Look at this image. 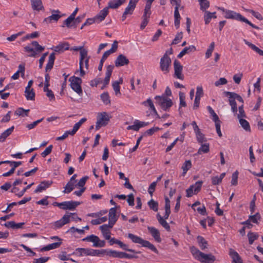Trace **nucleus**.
<instances>
[{
    "mask_svg": "<svg viewBox=\"0 0 263 263\" xmlns=\"http://www.w3.org/2000/svg\"><path fill=\"white\" fill-rule=\"evenodd\" d=\"M67 233L74 234L76 232L79 234H84L85 231L84 229H79L74 228V227H71L67 232Z\"/></svg>",
    "mask_w": 263,
    "mask_h": 263,
    "instance_id": "58",
    "label": "nucleus"
},
{
    "mask_svg": "<svg viewBox=\"0 0 263 263\" xmlns=\"http://www.w3.org/2000/svg\"><path fill=\"white\" fill-rule=\"evenodd\" d=\"M170 208H171L170 201L167 197H165V215L163 216L164 218H165V219L168 218V217L170 215V214L171 213Z\"/></svg>",
    "mask_w": 263,
    "mask_h": 263,
    "instance_id": "39",
    "label": "nucleus"
},
{
    "mask_svg": "<svg viewBox=\"0 0 263 263\" xmlns=\"http://www.w3.org/2000/svg\"><path fill=\"white\" fill-rule=\"evenodd\" d=\"M226 175L225 173H222L219 176H216L212 178V182L214 185L219 184Z\"/></svg>",
    "mask_w": 263,
    "mask_h": 263,
    "instance_id": "48",
    "label": "nucleus"
},
{
    "mask_svg": "<svg viewBox=\"0 0 263 263\" xmlns=\"http://www.w3.org/2000/svg\"><path fill=\"white\" fill-rule=\"evenodd\" d=\"M108 216V224H110V227H113L118 219V217L116 215V209L114 208H111L109 210Z\"/></svg>",
    "mask_w": 263,
    "mask_h": 263,
    "instance_id": "21",
    "label": "nucleus"
},
{
    "mask_svg": "<svg viewBox=\"0 0 263 263\" xmlns=\"http://www.w3.org/2000/svg\"><path fill=\"white\" fill-rule=\"evenodd\" d=\"M196 138L198 142L200 144H202L203 142L206 141V139L205 135L201 132V130L195 133Z\"/></svg>",
    "mask_w": 263,
    "mask_h": 263,
    "instance_id": "46",
    "label": "nucleus"
},
{
    "mask_svg": "<svg viewBox=\"0 0 263 263\" xmlns=\"http://www.w3.org/2000/svg\"><path fill=\"white\" fill-rule=\"evenodd\" d=\"M148 125V122H145L144 121H140L138 120H136L133 125H129L127 127L128 130H134L135 131H138L140 128L145 127Z\"/></svg>",
    "mask_w": 263,
    "mask_h": 263,
    "instance_id": "16",
    "label": "nucleus"
},
{
    "mask_svg": "<svg viewBox=\"0 0 263 263\" xmlns=\"http://www.w3.org/2000/svg\"><path fill=\"white\" fill-rule=\"evenodd\" d=\"M157 218L159 221V222L167 231H169L170 229V227L168 223L165 221V219L163 218L162 216H160L159 214L157 215Z\"/></svg>",
    "mask_w": 263,
    "mask_h": 263,
    "instance_id": "45",
    "label": "nucleus"
},
{
    "mask_svg": "<svg viewBox=\"0 0 263 263\" xmlns=\"http://www.w3.org/2000/svg\"><path fill=\"white\" fill-rule=\"evenodd\" d=\"M101 99L102 102L106 105L109 104L110 103L109 96L107 92H104L101 94Z\"/></svg>",
    "mask_w": 263,
    "mask_h": 263,
    "instance_id": "57",
    "label": "nucleus"
},
{
    "mask_svg": "<svg viewBox=\"0 0 263 263\" xmlns=\"http://www.w3.org/2000/svg\"><path fill=\"white\" fill-rule=\"evenodd\" d=\"M89 59H87L84 60L82 61V66L81 67V65H80V71L77 70L75 73L79 75L80 77H83L85 74V71L84 70V68L86 69H88V61Z\"/></svg>",
    "mask_w": 263,
    "mask_h": 263,
    "instance_id": "24",
    "label": "nucleus"
},
{
    "mask_svg": "<svg viewBox=\"0 0 263 263\" xmlns=\"http://www.w3.org/2000/svg\"><path fill=\"white\" fill-rule=\"evenodd\" d=\"M179 100H180V107H185L186 106L185 99V93L180 91L179 93Z\"/></svg>",
    "mask_w": 263,
    "mask_h": 263,
    "instance_id": "59",
    "label": "nucleus"
},
{
    "mask_svg": "<svg viewBox=\"0 0 263 263\" xmlns=\"http://www.w3.org/2000/svg\"><path fill=\"white\" fill-rule=\"evenodd\" d=\"M156 103L164 110H167L173 105L172 100L164 96H156L155 97Z\"/></svg>",
    "mask_w": 263,
    "mask_h": 263,
    "instance_id": "3",
    "label": "nucleus"
},
{
    "mask_svg": "<svg viewBox=\"0 0 263 263\" xmlns=\"http://www.w3.org/2000/svg\"><path fill=\"white\" fill-rule=\"evenodd\" d=\"M114 66L112 65H108L107 67V69L105 73V78L103 82V86L101 87L102 89H104L105 87V86L109 83L110 78Z\"/></svg>",
    "mask_w": 263,
    "mask_h": 263,
    "instance_id": "20",
    "label": "nucleus"
},
{
    "mask_svg": "<svg viewBox=\"0 0 263 263\" xmlns=\"http://www.w3.org/2000/svg\"><path fill=\"white\" fill-rule=\"evenodd\" d=\"M69 222V216L65 214L60 220L53 223V227L54 229H59Z\"/></svg>",
    "mask_w": 263,
    "mask_h": 263,
    "instance_id": "18",
    "label": "nucleus"
},
{
    "mask_svg": "<svg viewBox=\"0 0 263 263\" xmlns=\"http://www.w3.org/2000/svg\"><path fill=\"white\" fill-rule=\"evenodd\" d=\"M84 241L91 242L93 243L94 247L102 248L105 246V241L101 240L98 236L95 235L87 236L82 239Z\"/></svg>",
    "mask_w": 263,
    "mask_h": 263,
    "instance_id": "9",
    "label": "nucleus"
},
{
    "mask_svg": "<svg viewBox=\"0 0 263 263\" xmlns=\"http://www.w3.org/2000/svg\"><path fill=\"white\" fill-rule=\"evenodd\" d=\"M105 255L109 257H112L115 258H129L130 255L126 253L122 252H118L115 250L110 249H105L104 250Z\"/></svg>",
    "mask_w": 263,
    "mask_h": 263,
    "instance_id": "12",
    "label": "nucleus"
},
{
    "mask_svg": "<svg viewBox=\"0 0 263 263\" xmlns=\"http://www.w3.org/2000/svg\"><path fill=\"white\" fill-rule=\"evenodd\" d=\"M112 227H110V224H104L100 227V230L101 231L103 237L106 239H110V229Z\"/></svg>",
    "mask_w": 263,
    "mask_h": 263,
    "instance_id": "17",
    "label": "nucleus"
},
{
    "mask_svg": "<svg viewBox=\"0 0 263 263\" xmlns=\"http://www.w3.org/2000/svg\"><path fill=\"white\" fill-rule=\"evenodd\" d=\"M25 96L27 100H34L35 92L33 88L25 89Z\"/></svg>",
    "mask_w": 263,
    "mask_h": 263,
    "instance_id": "35",
    "label": "nucleus"
},
{
    "mask_svg": "<svg viewBox=\"0 0 263 263\" xmlns=\"http://www.w3.org/2000/svg\"><path fill=\"white\" fill-rule=\"evenodd\" d=\"M210 151V145L209 143L201 144V146L199 148L197 154L201 155L202 153H208Z\"/></svg>",
    "mask_w": 263,
    "mask_h": 263,
    "instance_id": "40",
    "label": "nucleus"
},
{
    "mask_svg": "<svg viewBox=\"0 0 263 263\" xmlns=\"http://www.w3.org/2000/svg\"><path fill=\"white\" fill-rule=\"evenodd\" d=\"M108 9L106 7L101 10L99 13L95 16L97 23H99L103 21L108 14Z\"/></svg>",
    "mask_w": 263,
    "mask_h": 263,
    "instance_id": "23",
    "label": "nucleus"
},
{
    "mask_svg": "<svg viewBox=\"0 0 263 263\" xmlns=\"http://www.w3.org/2000/svg\"><path fill=\"white\" fill-rule=\"evenodd\" d=\"M139 0H130L128 6L125 9V11L124 12L122 16V20L124 21L128 15H130L133 13V12L136 7V4L138 3Z\"/></svg>",
    "mask_w": 263,
    "mask_h": 263,
    "instance_id": "11",
    "label": "nucleus"
},
{
    "mask_svg": "<svg viewBox=\"0 0 263 263\" xmlns=\"http://www.w3.org/2000/svg\"><path fill=\"white\" fill-rule=\"evenodd\" d=\"M110 117L106 112H99L97 117L96 129L98 130L101 127L106 126L109 122Z\"/></svg>",
    "mask_w": 263,
    "mask_h": 263,
    "instance_id": "5",
    "label": "nucleus"
},
{
    "mask_svg": "<svg viewBox=\"0 0 263 263\" xmlns=\"http://www.w3.org/2000/svg\"><path fill=\"white\" fill-rule=\"evenodd\" d=\"M248 237L249 243L252 244L253 242L258 238V235L256 233L250 232L248 234Z\"/></svg>",
    "mask_w": 263,
    "mask_h": 263,
    "instance_id": "56",
    "label": "nucleus"
},
{
    "mask_svg": "<svg viewBox=\"0 0 263 263\" xmlns=\"http://www.w3.org/2000/svg\"><path fill=\"white\" fill-rule=\"evenodd\" d=\"M228 83L227 80L224 78H220L219 80L215 81L214 85L216 87H219L220 85H225Z\"/></svg>",
    "mask_w": 263,
    "mask_h": 263,
    "instance_id": "63",
    "label": "nucleus"
},
{
    "mask_svg": "<svg viewBox=\"0 0 263 263\" xmlns=\"http://www.w3.org/2000/svg\"><path fill=\"white\" fill-rule=\"evenodd\" d=\"M43 90L46 92V96L49 98L50 101L55 100L54 95L51 89H49L48 88L46 89L43 88Z\"/></svg>",
    "mask_w": 263,
    "mask_h": 263,
    "instance_id": "55",
    "label": "nucleus"
},
{
    "mask_svg": "<svg viewBox=\"0 0 263 263\" xmlns=\"http://www.w3.org/2000/svg\"><path fill=\"white\" fill-rule=\"evenodd\" d=\"M141 104L145 107L149 108V111L151 114L155 115L158 118H160L151 98H148L146 100L142 102Z\"/></svg>",
    "mask_w": 263,
    "mask_h": 263,
    "instance_id": "14",
    "label": "nucleus"
},
{
    "mask_svg": "<svg viewBox=\"0 0 263 263\" xmlns=\"http://www.w3.org/2000/svg\"><path fill=\"white\" fill-rule=\"evenodd\" d=\"M235 99H233V98H229V103L231 106V109L232 111L234 113H236L237 111V104Z\"/></svg>",
    "mask_w": 263,
    "mask_h": 263,
    "instance_id": "61",
    "label": "nucleus"
},
{
    "mask_svg": "<svg viewBox=\"0 0 263 263\" xmlns=\"http://www.w3.org/2000/svg\"><path fill=\"white\" fill-rule=\"evenodd\" d=\"M80 203L78 201H69L61 203L55 202L53 203L54 206H58L59 208L64 210H73L78 206Z\"/></svg>",
    "mask_w": 263,
    "mask_h": 263,
    "instance_id": "7",
    "label": "nucleus"
},
{
    "mask_svg": "<svg viewBox=\"0 0 263 263\" xmlns=\"http://www.w3.org/2000/svg\"><path fill=\"white\" fill-rule=\"evenodd\" d=\"M52 148H53V146L52 145H50L49 146H48L42 153H41V156L45 158L46 157L47 155H48L49 154H50L51 153V152H52Z\"/></svg>",
    "mask_w": 263,
    "mask_h": 263,
    "instance_id": "64",
    "label": "nucleus"
},
{
    "mask_svg": "<svg viewBox=\"0 0 263 263\" xmlns=\"http://www.w3.org/2000/svg\"><path fill=\"white\" fill-rule=\"evenodd\" d=\"M62 243V242H57L49 244L41 249L42 251H47L59 248Z\"/></svg>",
    "mask_w": 263,
    "mask_h": 263,
    "instance_id": "37",
    "label": "nucleus"
},
{
    "mask_svg": "<svg viewBox=\"0 0 263 263\" xmlns=\"http://www.w3.org/2000/svg\"><path fill=\"white\" fill-rule=\"evenodd\" d=\"M238 177V172L236 171L233 173L232 176V180L231 183L232 185H236L237 184Z\"/></svg>",
    "mask_w": 263,
    "mask_h": 263,
    "instance_id": "62",
    "label": "nucleus"
},
{
    "mask_svg": "<svg viewBox=\"0 0 263 263\" xmlns=\"http://www.w3.org/2000/svg\"><path fill=\"white\" fill-rule=\"evenodd\" d=\"M69 49V45L67 43H61L58 46L53 47L51 48L55 52L58 53H61L64 52L65 50H68Z\"/></svg>",
    "mask_w": 263,
    "mask_h": 263,
    "instance_id": "29",
    "label": "nucleus"
},
{
    "mask_svg": "<svg viewBox=\"0 0 263 263\" xmlns=\"http://www.w3.org/2000/svg\"><path fill=\"white\" fill-rule=\"evenodd\" d=\"M31 45L34 47V50L37 53V52L40 53L43 51L44 50V47H42L36 41H33L31 43Z\"/></svg>",
    "mask_w": 263,
    "mask_h": 263,
    "instance_id": "53",
    "label": "nucleus"
},
{
    "mask_svg": "<svg viewBox=\"0 0 263 263\" xmlns=\"http://www.w3.org/2000/svg\"><path fill=\"white\" fill-rule=\"evenodd\" d=\"M151 14V9H148V6H147V8L144 9V14L142 16V21L140 25L141 29H143L147 25Z\"/></svg>",
    "mask_w": 263,
    "mask_h": 263,
    "instance_id": "15",
    "label": "nucleus"
},
{
    "mask_svg": "<svg viewBox=\"0 0 263 263\" xmlns=\"http://www.w3.org/2000/svg\"><path fill=\"white\" fill-rule=\"evenodd\" d=\"M77 186V182L69 181L64 187L63 192L65 194L69 193Z\"/></svg>",
    "mask_w": 263,
    "mask_h": 263,
    "instance_id": "30",
    "label": "nucleus"
},
{
    "mask_svg": "<svg viewBox=\"0 0 263 263\" xmlns=\"http://www.w3.org/2000/svg\"><path fill=\"white\" fill-rule=\"evenodd\" d=\"M214 47H215V44L214 42H212L208 49H207L206 50V52L205 53V57L206 58L208 59L209 58L211 55H212V52L214 50Z\"/></svg>",
    "mask_w": 263,
    "mask_h": 263,
    "instance_id": "60",
    "label": "nucleus"
},
{
    "mask_svg": "<svg viewBox=\"0 0 263 263\" xmlns=\"http://www.w3.org/2000/svg\"><path fill=\"white\" fill-rule=\"evenodd\" d=\"M50 181H43L37 186L34 191L35 193H40L48 188L52 184Z\"/></svg>",
    "mask_w": 263,
    "mask_h": 263,
    "instance_id": "25",
    "label": "nucleus"
},
{
    "mask_svg": "<svg viewBox=\"0 0 263 263\" xmlns=\"http://www.w3.org/2000/svg\"><path fill=\"white\" fill-rule=\"evenodd\" d=\"M61 16L62 14L59 10H53L51 15L46 18L45 21L48 23H50L52 21H57Z\"/></svg>",
    "mask_w": 263,
    "mask_h": 263,
    "instance_id": "26",
    "label": "nucleus"
},
{
    "mask_svg": "<svg viewBox=\"0 0 263 263\" xmlns=\"http://www.w3.org/2000/svg\"><path fill=\"white\" fill-rule=\"evenodd\" d=\"M229 255L235 263H242V260L237 252L232 249L229 250Z\"/></svg>",
    "mask_w": 263,
    "mask_h": 263,
    "instance_id": "28",
    "label": "nucleus"
},
{
    "mask_svg": "<svg viewBox=\"0 0 263 263\" xmlns=\"http://www.w3.org/2000/svg\"><path fill=\"white\" fill-rule=\"evenodd\" d=\"M191 251L195 258L202 263H213L215 260V257L211 254H204L195 247H192Z\"/></svg>",
    "mask_w": 263,
    "mask_h": 263,
    "instance_id": "1",
    "label": "nucleus"
},
{
    "mask_svg": "<svg viewBox=\"0 0 263 263\" xmlns=\"http://www.w3.org/2000/svg\"><path fill=\"white\" fill-rule=\"evenodd\" d=\"M69 81L70 83V85L71 89L80 96H82L83 95L81 87L82 79L78 77L72 76L69 79Z\"/></svg>",
    "mask_w": 263,
    "mask_h": 263,
    "instance_id": "4",
    "label": "nucleus"
},
{
    "mask_svg": "<svg viewBox=\"0 0 263 263\" xmlns=\"http://www.w3.org/2000/svg\"><path fill=\"white\" fill-rule=\"evenodd\" d=\"M224 93L227 96L229 97V98H233V99H236L241 103L243 102L242 97L236 93L229 91H225Z\"/></svg>",
    "mask_w": 263,
    "mask_h": 263,
    "instance_id": "43",
    "label": "nucleus"
},
{
    "mask_svg": "<svg viewBox=\"0 0 263 263\" xmlns=\"http://www.w3.org/2000/svg\"><path fill=\"white\" fill-rule=\"evenodd\" d=\"M32 8L34 10L40 11L43 8L41 0H31Z\"/></svg>",
    "mask_w": 263,
    "mask_h": 263,
    "instance_id": "34",
    "label": "nucleus"
},
{
    "mask_svg": "<svg viewBox=\"0 0 263 263\" xmlns=\"http://www.w3.org/2000/svg\"><path fill=\"white\" fill-rule=\"evenodd\" d=\"M128 237L133 242L139 243L144 247L148 248L155 253L157 254L158 253V251L157 248L148 241L145 240L142 238L131 233L128 234Z\"/></svg>",
    "mask_w": 263,
    "mask_h": 263,
    "instance_id": "2",
    "label": "nucleus"
},
{
    "mask_svg": "<svg viewBox=\"0 0 263 263\" xmlns=\"http://www.w3.org/2000/svg\"><path fill=\"white\" fill-rule=\"evenodd\" d=\"M55 60V55L54 53H51L49 55L48 63L46 65V71L50 70L53 67Z\"/></svg>",
    "mask_w": 263,
    "mask_h": 263,
    "instance_id": "44",
    "label": "nucleus"
},
{
    "mask_svg": "<svg viewBox=\"0 0 263 263\" xmlns=\"http://www.w3.org/2000/svg\"><path fill=\"white\" fill-rule=\"evenodd\" d=\"M123 4V1L120 0H111L109 1L108 6L106 7L109 9H117L121 5Z\"/></svg>",
    "mask_w": 263,
    "mask_h": 263,
    "instance_id": "32",
    "label": "nucleus"
},
{
    "mask_svg": "<svg viewBox=\"0 0 263 263\" xmlns=\"http://www.w3.org/2000/svg\"><path fill=\"white\" fill-rule=\"evenodd\" d=\"M202 183L203 182L202 181H198L191 185L190 187L186 190V196L187 197H191L194 195L197 194L201 190Z\"/></svg>",
    "mask_w": 263,
    "mask_h": 263,
    "instance_id": "10",
    "label": "nucleus"
},
{
    "mask_svg": "<svg viewBox=\"0 0 263 263\" xmlns=\"http://www.w3.org/2000/svg\"><path fill=\"white\" fill-rule=\"evenodd\" d=\"M218 9L222 12L224 17L227 19L235 20L242 22L244 17L240 13H237L234 11L226 9L222 7H218Z\"/></svg>",
    "mask_w": 263,
    "mask_h": 263,
    "instance_id": "6",
    "label": "nucleus"
},
{
    "mask_svg": "<svg viewBox=\"0 0 263 263\" xmlns=\"http://www.w3.org/2000/svg\"><path fill=\"white\" fill-rule=\"evenodd\" d=\"M115 63L116 67L123 66L128 64L129 60L125 55L120 54L117 57Z\"/></svg>",
    "mask_w": 263,
    "mask_h": 263,
    "instance_id": "19",
    "label": "nucleus"
},
{
    "mask_svg": "<svg viewBox=\"0 0 263 263\" xmlns=\"http://www.w3.org/2000/svg\"><path fill=\"white\" fill-rule=\"evenodd\" d=\"M24 50L29 53L28 55L31 57H35L37 53L34 50L33 47L31 45H28L24 48Z\"/></svg>",
    "mask_w": 263,
    "mask_h": 263,
    "instance_id": "49",
    "label": "nucleus"
},
{
    "mask_svg": "<svg viewBox=\"0 0 263 263\" xmlns=\"http://www.w3.org/2000/svg\"><path fill=\"white\" fill-rule=\"evenodd\" d=\"M174 69V77L181 80L184 79V76L182 73L183 66L177 60H175L173 63Z\"/></svg>",
    "mask_w": 263,
    "mask_h": 263,
    "instance_id": "13",
    "label": "nucleus"
},
{
    "mask_svg": "<svg viewBox=\"0 0 263 263\" xmlns=\"http://www.w3.org/2000/svg\"><path fill=\"white\" fill-rule=\"evenodd\" d=\"M244 42L246 45H247L249 47H250L252 50L255 51L256 52L258 53L259 55L263 56V50L259 49L257 46L255 45L252 44L251 43L247 41L246 40H243Z\"/></svg>",
    "mask_w": 263,
    "mask_h": 263,
    "instance_id": "42",
    "label": "nucleus"
},
{
    "mask_svg": "<svg viewBox=\"0 0 263 263\" xmlns=\"http://www.w3.org/2000/svg\"><path fill=\"white\" fill-rule=\"evenodd\" d=\"M192 164L191 160H186L183 163L181 169L183 171L182 175L184 176L186 174L187 172L192 167Z\"/></svg>",
    "mask_w": 263,
    "mask_h": 263,
    "instance_id": "38",
    "label": "nucleus"
},
{
    "mask_svg": "<svg viewBox=\"0 0 263 263\" xmlns=\"http://www.w3.org/2000/svg\"><path fill=\"white\" fill-rule=\"evenodd\" d=\"M147 229L154 239L158 242L161 241L160 234L159 230L154 227H148Z\"/></svg>",
    "mask_w": 263,
    "mask_h": 263,
    "instance_id": "22",
    "label": "nucleus"
},
{
    "mask_svg": "<svg viewBox=\"0 0 263 263\" xmlns=\"http://www.w3.org/2000/svg\"><path fill=\"white\" fill-rule=\"evenodd\" d=\"M239 123L241 125V127L246 131L250 132L251 130L250 124L247 120H246L242 118V119H239Z\"/></svg>",
    "mask_w": 263,
    "mask_h": 263,
    "instance_id": "52",
    "label": "nucleus"
},
{
    "mask_svg": "<svg viewBox=\"0 0 263 263\" xmlns=\"http://www.w3.org/2000/svg\"><path fill=\"white\" fill-rule=\"evenodd\" d=\"M200 5V10L203 12L207 11L206 9L210 7V3L208 0H198Z\"/></svg>",
    "mask_w": 263,
    "mask_h": 263,
    "instance_id": "47",
    "label": "nucleus"
},
{
    "mask_svg": "<svg viewBox=\"0 0 263 263\" xmlns=\"http://www.w3.org/2000/svg\"><path fill=\"white\" fill-rule=\"evenodd\" d=\"M14 126H12L6 130L0 135V142H3L13 131Z\"/></svg>",
    "mask_w": 263,
    "mask_h": 263,
    "instance_id": "41",
    "label": "nucleus"
},
{
    "mask_svg": "<svg viewBox=\"0 0 263 263\" xmlns=\"http://www.w3.org/2000/svg\"><path fill=\"white\" fill-rule=\"evenodd\" d=\"M86 120L85 118H82L78 122L74 125L72 129L69 130L71 133V136H73L76 133L82 124H83Z\"/></svg>",
    "mask_w": 263,
    "mask_h": 263,
    "instance_id": "31",
    "label": "nucleus"
},
{
    "mask_svg": "<svg viewBox=\"0 0 263 263\" xmlns=\"http://www.w3.org/2000/svg\"><path fill=\"white\" fill-rule=\"evenodd\" d=\"M87 53V50L84 48L80 51V59L79 65H81V67L82 66V61H84V60L89 59V57L88 56Z\"/></svg>",
    "mask_w": 263,
    "mask_h": 263,
    "instance_id": "50",
    "label": "nucleus"
},
{
    "mask_svg": "<svg viewBox=\"0 0 263 263\" xmlns=\"http://www.w3.org/2000/svg\"><path fill=\"white\" fill-rule=\"evenodd\" d=\"M203 20L206 25L209 24L212 18H216V12H210L209 11L203 12Z\"/></svg>",
    "mask_w": 263,
    "mask_h": 263,
    "instance_id": "27",
    "label": "nucleus"
},
{
    "mask_svg": "<svg viewBox=\"0 0 263 263\" xmlns=\"http://www.w3.org/2000/svg\"><path fill=\"white\" fill-rule=\"evenodd\" d=\"M29 109L25 110L23 108H19L15 111V115L18 116L26 117L28 116Z\"/></svg>",
    "mask_w": 263,
    "mask_h": 263,
    "instance_id": "54",
    "label": "nucleus"
},
{
    "mask_svg": "<svg viewBox=\"0 0 263 263\" xmlns=\"http://www.w3.org/2000/svg\"><path fill=\"white\" fill-rule=\"evenodd\" d=\"M196 47L194 45L184 48L178 55V58H181L185 54L194 52L196 50Z\"/></svg>",
    "mask_w": 263,
    "mask_h": 263,
    "instance_id": "33",
    "label": "nucleus"
},
{
    "mask_svg": "<svg viewBox=\"0 0 263 263\" xmlns=\"http://www.w3.org/2000/svg\"><path fill=\"white\" fill-rule=\"evenodd\" d=\"M197 241L199 246L202 250H204L207 248V242L201 236H198Z\"/></svg>",
    "mask_w": 263,
    "mask_h": 263,
    "instance_id": "51",
    "label": "nucleus"
},
{
    "mask_svg": "<svg viewBox=\"0 0 263 263\" xmlns=\"http://www.w3.org/2000/svg\"><path fill=\"white\" fill-rule=\"evenodd\" d=\"M171 63V59L168 57L167 53L166 52L161 58L160 61V67L164 73L166 74L169 72Z\"/></svg>",
    "mask_w": 263,
    "mask_h": 263,
    "instance_id": "8",
    "label": "nucleus"
},
{
    "mask_svg": "<svg viewBox=\"0 0 263 263\" xmlns=\"http://www.w3.org/2000/svg\"><path fill=\"white\" fill-rule=\"evenodd\" d=\"M20 73H21L22 77H23L25 74V67L22 65L18 66V69L17 71L12 76V79L15 80L18 79Z\"/></svg>",
    "mask_w": 263,
    "mask_h": 263,
    "instance_id": "36",
    "label": "nucleus"
}]
</instances>
